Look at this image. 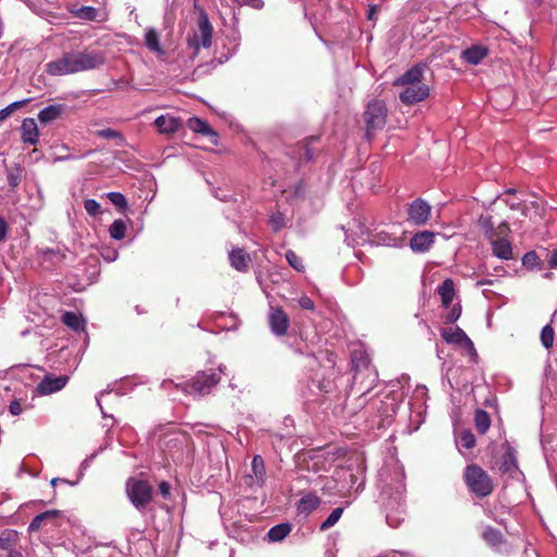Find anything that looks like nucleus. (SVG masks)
I'll list each match as a JSON object with an SVG mask.
<instances>
[{"mask_svg": "<svg viewBox=\"0 0 557 557\" xmlns=\"http://www.w3.org/2000/svg\"><path fill=\"white\" fill-rule=\"evenodd\" d=\"M377 486L386 511V522L398 528L405 520V470L397 455H387L379 470Z\"/></svg>", "mask_w": 557, "mask_h": 557, "instance_id": "nucleus-1", "label": "nucleus"}, {"mask_svg": "<svg viewBox=\"0 0 557 557\" xmlns=\"http://www.w3.org/2000/svg\"><path fill=\"white\" fill-rule=\"evenodd\" d=\"M463 478L469 491L479 498L491 495L494 490V484L490 475L476 465L468 466L465 470Z\"/></svg>", "mask_w": 557, "mask_h": 557, "instance_id": "nucleus-2", "label": "nucleus"}, {"mask_svg": "<svg viewBox=\"0 0 557 557\" xmlns=\"http://www.w3.org/2000/svg\"><path fill=\"white\" fill-rule=\"evenodd\" d=\"M387 108L383 100L374 99L370 101L363 113L366 123V137L371 141L375 133L382 129L386 124Z\"/></svg>", "mask_w": 557, "mask_h": 557, "instance_id": "nucleus-3", "label": "nucleus"}, {"mask_svg": "<svg viewBox=\"0 0 557 557\" xmlns=\"http://www.w3.org/2000/svg\"><path fill=\"white\" fill-rule=\"evenodd\" d=\"M220 380L221 377L218 373L203 371L198 372L189 382L175 384V387L186 394L202 396L209 394Z\"/></svg>", "mask_w": 557, "mask_h": 557, "instance_id": "nucleus-4", "label": "nucleus"}, {"mask_svg": "<svg viewBox=\"0 0 557 557\" xmlns=\"http://www.w3.org/2000/svg\"><path fill=\"white\" fill-rule=\"evenodd\" d=\"M126 494L132 505L143 510L152 499V486L145 480L129 478L126 481Z\"/></svg>", "mask_w": 557, "mask_h": 557, "instance_id": "nucleus-5", "label": "nucleus"}, {"mask_svg": "<svg viewBox=\"0 0 557 557\" xmlns=\"http://www.w3.org/2000/svg\"><path fill=\"white\" fill-rule=\"evenodd\" d=\"M213 27L209 21L208 14L201 10L198 18V30L193 37L188 38V45L194 48V54H198L199 49L210 48L212 44Z\"/></svg>", "mask_w": 557, "mask_h": 557, "instance_id": "nucleus-6", "label": "nucleus"}, {"mask_svg": "<svg viewBox=\"0 0 557 557\" xmlns=\"http://www.w3.org/2000/svg\"><path fill=\"white\" fill-rule=\"evenodd\" d=\"M73 53L75 73L97 69L104 64V57L97 51H76Z\"/></svg>", "mask_w": 557, "mask_h": 557, "instance_id": "nucleus-7", "label": "nucleus"}, {"mask_svg": "<svg viewBox=\"0 0 557 557\" xmlns=\"http://www.w3.org/2000/svg\"><path fill=\"white\" fill-rule=\"evenodd\" d=\"M431 206L422 198H417L408 203L407 220L416 226H422L428 223L431 216Z\"/></svg>", "mask_w": 557, "mask_h": 557, "instance_id": "nucleus-8", "label": "nucleus"}, {"mask_svg": "<svg viewBox=\"0 0 557 557\" xmlns=\"http://www.w3.org/2000/svg\"><path fill=\"white\" fill-rule=\"evenodd\" d=\"M337 475L339 480L343 479L347 481L345 487H347L348 490H355V492L361 491L364 485L363 459L360 458L357 460L356 469L349 466L347 469L337 472Z\"/></svg>", "mask_w": 557, "mask_h": 557, "instance_id": "nucleus-9", "label": "nucleus"}, {"mask_svg": "<svg viewBox=\"0 0 557 557\" xmlns=\"http://www.w3.org/2000/svg\"><path fill=\"white\" fill-rule=\"evenodd\" d=\"M485 225L491 227V235L488 238L491 239L492 252L495 257L502 260H511L513 259V250L511 243L505 237H496L494 238L495 231L493 230V225L491 223V218L483 219L481 218Z\"/></svg>", "mask_w": 557, "mask_h": 557, "instance_id": "nucleus-10", "label": "nucleus"}, {"mask_svg": "<svg viewBox=\"0 0 557 557\" xmlns=\"http://www.w3.org/2000/svg\"><path fill=\"white\" fill-rule=\"evenodd\" d=\"M267 479L264 460L261 455H253L250 470L245 474V484L249 487L262 486Z\"/></svg>", "mask_w": 557, "mask_h": 557, "instance_id": "nucleus-11", "label": "nucleus"}, {"mask_svg": "<svg viewBox=\"0 0 557 557\" xmlns=\"http://www.w3.org/2000/svg\"><path fill=\"white\" fill-rule=\"evenodd\" d=\"M70 381L69 375L55 376L52 373L46 374L36 386V393L40 396H48L63 389Z\"/></svg>", "mask_w": 557, "mask_h": 557, "instance_id": "nucleus-12", "label": "nucleus"}, {"mask_svg": "<svg viewBox=\"0 0 557 557\" xmlns=\"http://www.w3.org/2000/svg\"><path fill=\"white\" fill-rule=\"evenodd\" d=\"M404 89L399 94V99L404 104L412 106L425 100L430 95V88L426 84L420 83L414 85L403 86Z\"/></svg>", "mask_w": 557, "mask_h": 557, "instance_id": "nucleus-13", "label": "nucleus"}, {"mask_svg": "<svg viewBox=\"0 0 557 557\" xmlns=\"http://www.w3.org/2000/svg\"><path fill=\"white\" fill-rule=\"evenodd\" d=\"M73 53L66 52L61 58L46 64V72L52 76L75 74Z\"/></svg>", "mask_w": 557, "mask_h": 557, "instance_id": "nucleus-14", "label": "nucleus"}, {"mask_svg": "<svg viewBox=\"0 0 557 557\" xmlns=\"http://www.w3.org/2000/svg\"><path fill=\"white\" fill-rule=\"evenodd\" d=\"M269 325L272 333L277 336H283L289 329V317L281 307H271Z\"/></svg>", "mask_w": 557, "mask_h": 557, "instance_id": "nucleus-15", "label": "nucleus"}, {"mask_svg": "<svg viewBox=\"0 0 557 557\" xmlns=\"http://www.w3.org/2000/svg\"><path fill=\"white\" fill-rule=\"evenodd\" d=\"M426 67V63H418L413 65L394 82V86H407L423 83V74Z\"/></svg>", "mask_w": 557, "mask_h": 557, "instance_id": "nucleus-16", "label": "nucleus"}, {"mask_svg": "<svg viewBox=\"0 0 557 557\" xmlns=\"http://www.w3.org/2000/svg\"><path fill=\"white\" fill-rule=\"evenodd\" d=\"M319 136H310L297 143L293 150V157L297 160L298 164L312 160L314 150L311 148V145L319 141Z\"/></svg>", "mask_w": 557, "mask_h": 557, "instance_id": "nucleus-17", "label": "nucleus"}, {"mask_svg": "<svg viewBox=\"0 0 557 557\" xmlns=\"http://www.w3.org/2000/svg\"><path fill=\"white\" fill-rule=\"evenodd\" d=\"M495 465L502 474H507L511 479L519 480L522 472L518 468L516 455H499Z\"/></svg>", "mask_w": 557, "mask_h": 557, "instance_id": "nucleus-18", "label": "nucleus"}, {"mask_svg": "<svg viewBox=\"0 0 557 557\" xmlns=\"http://www.w3.org/2000/svg\"><path fill=\"white\" fill-rule=\"evenodd\" d=\"M483 540L497 553H505L506 541L502 532L494 527H486L482 532Z\"/></svg>", "mask_w": 557, "mask_h": 557, "instance_id": "nucleus-19", "label": "nucleus"}, {"mask_svg": "<svg viewBox=\"0 0 557 557\" xmlns=\"http://www.w3.org/2000/svg\"><path fill=\"white\" fill-rule=\"evenodd\" d=\"M321 498L315 493H306L296 505L297 513L307 517L319 508Z\"/></svg>", "mask_w": 557, "mask_h": 557, "instance_id": "nucleus-20", "label": "nucleus"}, {"mask_svg": "<svg viewBox=\"0 0 557 557\" xmlns=\"http://www.w3.org/2000/svg\"><path fill=\"white\" fill-rule=\"evenodd\" d=\"M21 138L24 144L36 145L39 140V129L37 123L32 117H26L22 122Z\"/></svg>", "mask_w": 557, "mask_h": 557, "instance_id": "nucleus-21", "label": "nucleus"}, {"mask_svg": "<svg viewBox=\"0 0 557 557\" xmlns=\"http://www.w3.org/2000/svg\"><path fill=\"white\" fill-rule=\"evenodd\" d=\"M231 265L239 272H248L251 258L243 248H234L228 253Z\"/></svg>", "mask_w": 557, "mask_h": 557, "instance_id": "nucleus-22", "label": "nucleus"}, {"mask_svg": "<svg viewBox=\"0 0 557 557\" xmlns=\"http://www.w3.org/2000/svg\"><path fill=\"white\" fill-rule=\"evenodd\" d=\"M442 337L448 344L466 345L473 348L472 341L468 337L465 331L460 327H449L442 330Z\"/></svg>", "mask_w": 557, "mask_h": 557, "instance_id": "nucleus-23", "label": "nucleus"}, {"mask_svg": "<svg viewBox=\"0 0 557 557\" xmlns=\"http://www.w3.org/2000/svg\"><path fill=\"white\" fill-rule=\"evenodd\" d=\"M434 243V233L430 231H422L416 233L410 239V248L413 251L423 252L428 250Z\"/></svg>", "mask_w": 557, "mask_h": 557, "instance_id": "nucleus-24", "label": "nucleus"}, {"mask_svg": "<svg viewBox=\"0 0 557 557\" xmlns=\"http://www.w3.org/2000/svg\"><path fill=\"white\" fill-rule=\"evenodd\" d=\"M154 126L161 134H174L182 127V122L171 115H160L154 120Z\"/></svg>", "mask_w": 557, "mask_h": 557, "instance_id": "nucleus-25", "label": "nucleus"}, {"mask_svg": "<svg viewBox=\"0 0 557 557\" xmlns=\"http://www.w3.org/2000/svg\"><path fill=\"white\" fill-rule=\"evenodd\" d=\"M488 54V49L484 46L474 45L462 51L461 58L469 64L478 65Z\"/></svg>", "mask_w": 557, "mask_h": 557, "instance_id": "nucleus-26", "label": "nucleus"}, {"mask_svg": "<svg viewBox=\"0 0 557 557\" xmlns=\"http://www.w3.org/2000/svg\"><path fill=\"white\" fill-rule=\"evenodd\" d=\"M292 532V524L289 522L278 523L272 527L267 533V540L270 543L283 541Z\"/></svg>", "mask_w": 557, "mask_h": 557, "instance_id": "nucleus-27", "label": "nucleus"}, {"mask_svg": "<svg viewBox=\"0 0 557 557\" xmlns=\"http://www.w3.org/2000/svg\"><path fill=\"white\" fill-rule=\"evenodd\" d=\"M5 171L9 186L15 189L25 177V169L20 163H13Z\"/></svg>", "mask_w": 557, "mask_h": 557, "instance_id": "nucleus-28", "label": "nucleus"}, {"mask_svg": "<svg viewBox=\"0 0 557 557\" xmlns=\"http://www.w3.org/2000/svg\"><path fill=\"white\" fill-rule=\"evenodd\" d=\"M64 109V104H52L46 107L38 113V119L44 124L51 123L63 114Z\"/></svg>", "mask_w": 557, "mask_h": 557, "instance_id": "nucleus-29", "label": "nucleus"}, {"mask_svg": "<svg viewBox=\"0 0 557 557\" xmlns=\"http://www.w3.org/2000/svg\"><path fill=\"white\" fill-rule=\"evenodd\" d=\"M351 363L352 369L355 371V381L358 380V376L361 374L362 371H369L373 374V370L370 368V360L368 356H366L363 352H355L352 355Z\"/></svg>", "mask_w": 557, "mask_h": 557, "instance_id": "nucleus-30", "label": "nucleus"}, {"mask_svg": "<svg viewBox=\"0 0 557 557\" xmlns=\"http://www.w3.org/2000/svg\"><path fill=\"white\" fill-rule=\"evenodd\" d=\"M187 126L195 133H199L203 136L218 137V134L211 128V126L199 117H190L187 122Z\"/></svg>", "mask_w": 557, "mask_h": 557, "instance_id": "nucleus-31", "label": "nucleus"}, {"mask_svg": "<svg viewBox=\"0 0 557 557\" xmlns=\"http://www.w3.org/2000/svg\"><path fill=\"white\" fill-rule=\"evenodd\" d=\"M59 513L60 512L58 510L52 509L35 516L28 525V531L30 533L38 531L44 525V523H46L49 520L55 519L59 516Z\"/></svg>", "mask_w": 557, "mask_h": 557, "instance_id": "nucleus-32", "label": "nucleus"}, {"mask_svg": "<svg viewBox=\"0 0 557 557\" xmlns=\"http://www.w3.org/2000/svg\"><path fill=\"white\" fill-rule=\"evenodd\" d=\"M438 294L441 296L442 304L445 308H448L455 297V285L453 280L446 278L438 287Z\"/></svg>", "mask_w": 557, "mask_h": 557, "instance_id": "nucleus-33", "label": "nucleus"}, {"mask_svg": "<svg viewBox=\"0 0 557 557\" xmlns=\"http://www.w3.org/2000/svg\"><path fill=\"white\" fill-rule=\"evenodd\" d=\"M61 321L64 325L67 327L78 331L84 329L85 321L83 317L78 313H75L73 311H65L63 312L61 317Z\"/></svg>", "mask_w": 557, "mask_h": 557, "instance_id": "nucleus-34", "label": "nucleus"}, {"mask_svg": "<svg viewBox=\"0 0 557 557\" xmlns=\"http://www.w3.org/2000/svg\"><path fill=\"white\" fill-rule=\"evenodd\" d=\"M474 424L480 434H485L491 426L490 414L483 409L474 411Z\"/></svg>", "mask_w": 557, "mask_h": 557, "instance_id": "nucleus-35", "label": "nucleus"}, {"mask_svg": "<svg viewBox=\"0 0 557 557\" xmlns=\"http://www.w3.org/2000/svg\"><path fill=\"white\" fill-rule=\"evenodd\" d=\"M184 441L185 436L183 434H169L164 436L161 449L163 450V453L165 450L171 451L173 449L181 450L183 449L182 444Z\"/></svg>", "mask_w": 557, "mask_h": 557, "instance_id": "nucleus-36", "label": "nucleus"}, {"mask_svg": "<svg viewBox=\"0 0 557 557\" xmlns=\"http://www.w3.org/2000/svg\"><path fill=\"white\" fill-rule=\"evenodd\" d=\"M18 542V533L15 530L7 529L0 534V549L9 550Z\"/></svg>", "mask_w": 557, "mask_h": 557, "instance_id": "nucleus-37", "label": "nucleus"}, {"mask_svg": "<svg viewBox=\"0 0 557 557\" xmlns=\"http://www.w3.org/2000/svg\"><path fill=\"white\" fill-rule=\"evenodd\" d=\"M343 512H344L343 507H337V508L333 509L332 512L327 516V518L321 523L320 530L326 531V530L331 529L332 527H334L341 519Z\"/></svg>", "mask_w": 557, "mask_h": 557, "instance_id": "nucleus-38", "label": "nucleus"}, {"mask_svg": "<svg viewBox=\"0 0 557 557\" xmlns=\"http://www.w3.org/2000/svg\"><path fill=\"white\" fill-rule=\"evenodd\" d=\"M145 44L146 46L153 52H161V46L159 42V35L156 29L150 28L147 30L145 35Z\"/></svg>", "mask_w": 557, "mask_h": 557, "instance_id": "nucleus-39", "label": "nucleus"}, {"mask_svg": "<svg viewBox=\"0 0 557 557\" xmlns=\"http://www.w3.org/2000/svg\"><path fill=\"white\" fill-rule=\"evenodd\" d=\"M125 231L126 224L121 219L115 220L109 228L110 236L115 240L123 239L125 237Z\"/></svg>", "mask_w": 557, "mask_h": 557, "instance_id": "nucleus-40", "label": "nucleus"}, {"mask_svg": "<svg viewBox=\"0 0 557 557\" xmlns=\"http://www.w3.org/2000/svg\"><path fill=\"white\" fill-rule=\"evenodd\" d=\"M28 102H30V99L14 101L4 109L0 110V123L7 120L15 110L25 107Z\"/></svg>", "mask_w": 557, "mask_h": 557, "instance_id": "nucleus-41", "label": "nucleus"}, {"mask_svg": "<svg viewBox=\"0 0 557 557\" xmlns=\"http://www.w3.org/2000/svg\"><path fill=\"white\" fill-rule=\"evenodd\" d=\"M555 339V331L550 324L545 325L541 331V343L546 348L549 349L554 345Z\"/></svg>", "mask_w": 557, "mask_h": 557, "instance_id": "nucleus-42", "label": "nucleus"}, {"mask_svg": "<svg viewBox=\"0 0 557 557\" xmlns=\"http://www.w3.org/2000/svg\"><path fill=\"white\" fill-rule=\"evenodd\" d=\"M285 258L288 262V264L294 268L296 271H304L305 265L302 263L301 258L293 250H287L285 253Z\"/></svg>", "mask_w": 557, "mask_h": 557, "instance_id": "nucleus-43", "label": "nucleus"}, {"mask_svg": "<svg viewBox=\"0 0 557 557\" xmlns=\"http://www.w3.org/2000/svg\"><path fill=\"white\" fill-rule=\"evenodd\" d=\"M95 134L98 137H101L104 139H119L121 143L124 141L123 135L120 132L112 129V128L98 129L95 132ZM119 145L121 146L122 144H119Z\"/></svg>", "mask_w": 557, "mask_h": 557, "instance_id": "nucleus-44", "label": "nucleus"}, {"mask_svg": "<svg viewBox=\"0 0 557 557\" xmlns=\"http://www.w3.org/2000/svg\"><path fill=\"white\" fill-rule=\"evenodd\" d=\"M540 263V258L535 251H528L522 258V264L528 269L539 268Z\"/></svg>", "mask_w": 557, "mask_h": 557, "instance_id": "nucleus-45", "label": "nucleus"}, {"mask_svg": "<svg viewBox=\"0 0 557 557\" xmlns=\"http://www.w3.org/2000/svg\"><path fill=\"white\" fill-rule=\"evenodd\" d=\"M459 443L463 448L471 449L475 445V436L471 431H461L459 434Z\"/></svg>", "mask_w": 557, "mask_h": 557, "instance_id": "nucleus-46", "label": "nucleus"}, {"mask_svg": "<svg viewBox=\"0 0 557 557\" xmlns=\"http://www.w3.org/2000/svg\"><path fill=\"white\" fill-rule=\"evenodd\" d=\"M108 199L117 208L124 209L127 207V200L121 193L111 191L108 194Z\"/></svg>", "mask_w": 557, "mask_h": 557, "instance_id": "nucleus-47", "label": "nucleus"}, {"mask_svg": "<svg viewBox=\"0 0 557 557\" xmlns=\"http://www.w3.org/2000/svg\"><path fill=\"white\" fill-rule=\"evenodd\" d=\"M84 208L89 215L96 216L100 213V205L95 199H86Z\"/></svg>", "mask_w": 557, "mask_h": 557, "instance_id": "nucleus-48", "label": "nucleus"}, {"mask_svg": "<svg viewBox=\"0 0 557 557\" xmlns=\"http://www.w3.org/2000/svg\"><path fill=\"white\" fill-rule=\"evenodd\" d=\"M96 455H90L88 456L87 458H85L83 460V462L81 463V467H79V473H78V476L76 479V481L72 482L71 485H75L79 482V480L83 478L84 475V472L87 470L88 467L91 466V463L94 462V458H95Z\"/></svg>", "mask_w": 557, "mask_h": 557, "instance_id": "nucleus-49", "label": "nucleus"}, {"mask_svg": "<svg viewBox=\"0 0 557 557\" xmlns=\"http://www.w3.org/2000/svg\"><path fill=\"white\" fill-rule=\"evenodd\" d=\"M461 315V306L459 304L454 305L448 314L445 318V323H454Z\"/></svg>", "mask_w": 557, "mask_h": 557, "instance_id": "nucleus-50", "label": "nucleus"}, {"mask_svg": "<svg viewBox=\"0 0 557 557\" xmlns=\"http://www.w3.org/2000/svg\"><path fill=\"white\" fill-rule=\"evenodd\" d=\"M318 388L322 393L330 394L336 389V386L332 380L323 379L319 382Z\"/></svg>", "mask_w": 557, "mask_h": 557, "instance_id": "nucleus-51", "label": "nucleus"}, {"mask_svg": "<svg viewBox=\"0 0 557 557\" xmlns=\"http://www.w3.org/2000/svg\"><path fill=\"white\" fill-rule=\"evenodd\" d=\"M271 224L275 231H278L284 225V216L282 213H277L271 216Z\"/></svg>", "mask_w": 557, "mask_h": 557, "instance_id": "nucleus-52", "label": "nucleus"}, {"mask_svg": "<svg viewBox=\"0 0 557 557\" xmlns=\"http://www.w3.org/2000/svg\"><path fill=\"white\" fill-rule=\"evenodd\" d=\"M298 304L305 310H313L314 309V302L308 296L300 297L299 300H298Z\"/></svg>", "mask_w": 557, "mask_h": 557, "instance_id": "nucleus-53", "label": "nucleus"}, {"mask_svg": "<svg viewBox=\"0 0 557 557\" xmlns=\"http://www.w3.org/2000/svg\"><path fill=\"white\" fill-rule=\"evenodd\" d=\"M9 411L12 416L21 414L23 411L21 401L18 399H14L13 401H11L9 406Z\"/></svg>", "mask_w": 557, "mask_h": 557, "instance_id": "nucleus-54", "label": "nucleus"}, {"mask_svg": "<svg viewBox=\"0 0 557 557\" xmlns=\"http://www.w3.org/2000/svg\"><path fill=\"white\" fill-rule=\"evenodd\" d=\"M158 488L163 498H168L170 496L171 485L166 481H161Z\"/></svg>", "mask_w": 557, "mask_h": 557, "instance_id": "nucleus-55", "label": "nucleus"}, {"mask_svg": "<svg viewBox=\"0 0 557 557\" xmlns=\"http://www.w3.org/2000/svg\"><path fill=\"white\" fill-rule=\"evenodd\" d=\"M8 236V223L7 221L0 215V242H3L7 239Z\"/></svg>", "mask_w": 557, "mask_h": 557, "instance_id": "nucleus-56", "label": "nucleus"}, {"mask_svg": "<svg viewBox=\"0 0 557 557\" xmlns=\"http://www.w3.org/2000/svg\"><path fill=\"white\" fill-rule=\"evenodd\" d=\"M509 232H510V228H509L508 223L507 222H502L498 225L497 232H495L494 236L497 235V237H503V236H506Z\"/></svg>", "mask_w": 557, "mask_h": 557, "instance_id": "nucleus-57", "label": "nucleus"}, {"mask_svg": "<svg viewBox=\"0 0 557 557\" xmlns=\"http://www.w3.org/2000/svg\"><path fill=\"white\" fill-rule=\"evenodd\" d=\"M547 263L550 269L557 268V249L550 251L547 256Z\"/></svg>", "mask_w": 557, "mask_h": 557, "instance_id": "nucleus-58", "label": "nucleus"}, {"mask_svg": "<svg viewBox=\"0 0 557 557\" xmlns=\"http://www.w3.org/2000/svg\"><path fill=\"white\" fill-rule=\"evenodd\" d=\"M397 555L407 556L408 552H405V550H391L387 554L379 555L376 557H397Z\"/></svg>", "mask_w": 557, "mask_h": 557, "instance_id": "nucleus-59", "label": "nucleus"}, {"mask_svg": "<svg viewBox=\"0 0 557 557\" xmlns=\"http://www.w3.org/2000/svg\"><path fill=\"white\" fill-rule=\"evenodd\" d=\"M7 557H24L23 553L20 549H16L14 546L11 549L7 550Z\"/></svg>", "mask_w": 557, "mask_h": 557, "instance_id": "nucleus-60", "label": "nucleus"}, {"mask_svg": "<svg viewBox=\"0 0 557 557\" xmlns=\"http://www.w3.org/2000/svg\"><path fill=\"white\" fill-rule=\"evenodd\" d=\"M379 7L373 4L369 7L368 10V20H374L375 14L377 13Z\"/></svg>", "mask_w": 557, "mask_h": 557, "instance_id": "nucleus-61", "label": "nucleus"}, {"mask_svg": "<svg viewBox=\"0 0 557 557\" xmlns=\"http://www.w3.org/2000/svg\"><path fill=\"white\" fill-rule=\"evenodd\" d=\"M235 2H237L239 5H253V2H259V0H234Z\"/></svg>", "mask_w": 557, "mask_h": 557, "instance_id": "nucleus-62", "label": "nucleus"}, {"mask_svg": "<svg viewBox=\"0 0 557 557\" xmlns=\"http://www.w3.org/2000/svg\"><path fill=\"white\" fill-rule=\"evenodd\" d=\"M57 482H63V483H69V484H71V483H72V482H70V481H67V480H65V479L53 478V479L51 480V485H53V486H54V485L57 484Z\"/></svg>", "mask_w": 557, "mask_h": 557, "instance_id": "nucleus-63", "label": "nucleus"}, {"mask_svg": "<svg viewBox=\"0 0 557 557\" xmlns=\"http://www.w3.org/2000/svg\"><path fill=\"white\" fill-rule=\"evenodd\" d=\"M411 554L408 552V555L407 556H401V555H397V557H410Z\"/></svg>", "mask_w": 557, "mask_h": 557, "instance_id": "nucleus-64", "label": "nucleus"}]
</instances>
